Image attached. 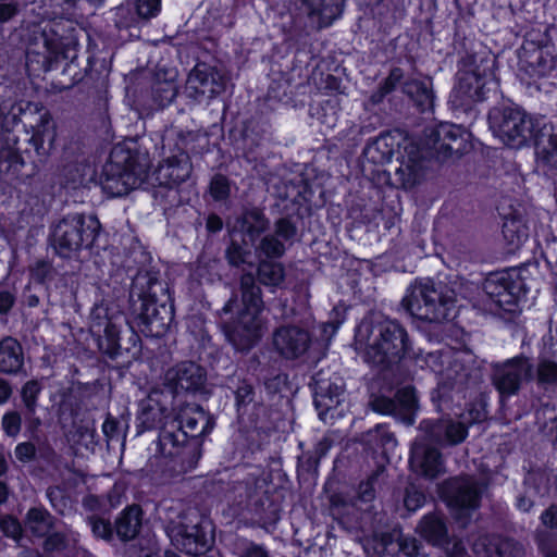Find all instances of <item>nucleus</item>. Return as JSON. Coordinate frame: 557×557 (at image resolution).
Here are the masks:
<instances>
[{
  "label": "nucleus",
  "mask_w": 557,
  "mask_h": 557,
  "mask_svg": "<svg viewBox=\"0 0 557 557\" xmlns=\"http://www.w3.org/2000/svg\"><path fill=\"white\" fill-rule=\"evenodd\" d=\"M410 469L426 479H436L443 471V457L437 447L414 442L409 455Z\"/></svg>",
  "instance_id": "21"
},
{
  "label": "nucleus",
  "mask_w": 557,
  "mask_h": 557,
  "mask_svg": "<svg viewBox=\"0 0 557 557\" xmlns=\"http://www.w3.org/2000/svg\"><path fill=\"white\" fill-rule=\"evenodd\" d=\"M206 381L203 369L194 362H183L169 369L164 383L174 393L180 391H197Z\"/></svg>",
  "instance_id": "25"
},
{
  "label": "nucleus",
  "mask_w": 557,
  "mask_h": 557,
  "mask_svg": "<svg viewBox=\"0 0 557 557\" xmlns=\"http://www.w3.org/2000/svg\"><path fill=\"white\" fill-rule=\"evenodd\" d=\"M119 423L111 417H108L102 424V432L108 441L113 440L117 434Z\"/></svg>",
  "instance_id": "62"
},
{
  "label": "nucleus",
  "mask_w": 557,
  "mask_h": 557,
  "mask_svg": "<svg viewBox=\"0 0 557 557\" xmlns=\"http://www.w3.org/2000/svg\"><path fill=\"white\" fill-rule=\"evenodd\" d=\"M483 290L494 306V314L513 322L521 313L520 302L527 297L529 286L521 269L509 268L490 273Z\"/></svg>",
  "instance_id": "8"
},
{
  "label": "nucleus",
  "mask_w": 557,
  "mask_h": 557,
  "mask_svg": "<svg viewBox=\"0 0 557 557\" xmlns=\"http://www.w3.org/2000/svg\"><path fill=\"white\" fill-rule=\"evenodd\" d=\"M456 293L447 284L429 281L408 288L401 300L405 311L413 319L428 323H443L455 317Z\"/></svg>",
  "instance_id": "6"
},
{
  "label": "nucleus",
  "mask_w": 557,
  "mask_h": 557,
  "mask_svg": "<svg viewBox=\"0 0 557 557\" xmlns=\"http://www.w3.org/2000/svg\"><path fill=\"white\" fill-rule=\"evenodd\" d=\"M445 550L447 557H465L467 556V549L463 542L459 539L451 540L448 535V542L442 547Z\"/></svg>",
  "instance_id": "58"
},
{
  "label": "nucleus",
  "mask_w": 557,
  "mask_h": 557,
  "mask_svg": "<svg viewBox=\"0 0 557 557\" xmlns=\"http://www.w3.org/2000/svg\"><path fill=\"white\" fill-rule=\"evenodd\" d=\"M23 366L22 347L12 337L0 342V371L3 373H15Z\"/></svg>",
  "instance_id": "35"
},
{
  "label": "nucleus",
  "mask_w": 557,
  "mask_h": 557,
  "mask_svg": "<svg viewBox=\"0 0 557 557\" xmlns=\"http://www.w3.org/2000/svg\"><path fill=\"white\" fill-rule=\"evenodd\" d=\"M354 344L368 363L382 370H391L412 349L405 326L391 319L377 322L363 319L355 327Z\"/></svg>",
  "instance_id": "2"
},
{
  "label": "nucleus",
  "mask_w": 557,
  "mask_h": 557,
  "mask_svg": "<svg viewBox=\"0 0 557 557\" xmlns=\"http://www.w3.org/2000/svg\"><path fill=\"white\" fill-rule=\"evenodd\" d=\"M178 421L177 430L186 432L190 436L202 435L211 432L213 422L211 418L198 406H185L176 417Z\"/></svg>",
  "instance_id": "30"
},
{
  "label": "nucleus",
  "mask_w": 557,
  "mask_h": 557,
  "mask_svg": "<svg viewBox=\"0 0 557 557\" xmlns=\"http://www.w3.org/2000/svg\"><path fill=\"white\" fill-rule=\"evenodd\" d=\"M89 524L96 537L107 541L112 537L113 531L109 521L92 516L89 518Z\"/></svg>",
  "instance_id": "52"
},
{
  "label": "nucleus",
  "mask_w": 557,
  "mask_h": 557,
  "mask_svg": "<svg viewBox=\"0 0 557 557\" xmlns=\"http://www.w3.org/2000/svg\"><path fill=\"white\" fill-rule=\"evenodd\" d=\"M487 123L494 137L512 149L531 146L539 126V121L518 104H500L491 108L487 113Z\"/></svg>",
  "instance_id": "9"
},
{
  "label": "nucleus",
  "mask_w": 557,
  "mask_h": 557,
  "mask_svg": "<svg viewBox=\"0 0 557 557\" xmlns=\"http://www.w3.org/2000/svg\"><path fill=\"white\" fill-rule=\"evenodd\" d=\"M470 386V369L455 360L442 373L437 386L431 392L433 406L441 412L453 410L455 395H463Z\"/></svg>",
  "instance_id": "17"
},
{
  "label": "nucleus",
  "mask_w": 557,
  "mask_h": 557,
  "mask_svg": "<svg viewBox=\"0 0 557 557\" xmlns=\"http://www.w3.org/2000/svg\"><path fill=\"white\" fill-rule=\"evenodd\" d=\"M117 314H110L109 308L103 304L96 305L90 314V330L94 334L100 335L104 326H107Z\"/></svg>",
  "instance_id": "44"
},
{
  "label": "nucleus",
  "mask_w": 557,
  "mask_h": 557,
  "mask_svg": "<svg viewBox=\"0 0 557 557\" xmlns=\"http://www.w3.org/2000/svg\"><path fill=\"white\" fill-rule=\"evenodd\" d=\"M307 311L305 304L290 307L287 298H283L281 293V322L287 318H296ZM312 343L311 333L301 326L281 323V358L295 360L304 356Z\"/></svg>",
  "instance_id": "16"
},
{
  "label": "nucleus",
  "mask_w": 557,
  "mask_h": 557,
  "mask_svg": "<svg viewBox=\"0 0 557 557\" xmlns=\"http://www.w3.org/2000/svg\"><path fill=\"white\" fill-rule=\"evenodd\" d=\"M342 87V78L333 75V74H327L324 78V89L327 91V92H337L339 91Z\"/></svg>",
  "instance_id": "63"
},
{
  "label": "nucleus",
  "mask_w": 557,
  "mask_h": 557,
  "mask_svg": "<svg viewBox=\"0 0 557 557\" xmlns=\"http://www.w3.org/2000/svg\"><path fill=\"white\" fill-rule=\"evenodd\" d=\"M349 309L350 307L343 301L335 305L329 312L327 321L322 325L323 333L330 336L335 335L342 324L346 321Z\"/></svg>",
  "instance_id": "40"
},
{
  "label": "nucleus",
  "mask_w": 557,
  "mask_h": 557,
  "mask_svg": "<svg viewBox=\"0 0 557 557\" xmlns=\"http://www.w3.org/2000/svg\"><path fill=\"white\" fill-rule=\"evenodd\" d=\"M35 446L28 442L20 443L15 447V456L22 462L29 461L35 456Z\"/></svg>",
  "instance_id": "59"
},
{
  "label": "nucleus",
  "mask_w": 557,
  "mask_h": 557,
  "mask_svg": "<svg viewBox=\"0 0 557 557\" xmlns=\"http://www.w3.org/2000/svg\"><path fill=\"white\" fill-rule=\"evenodd\" d=\"M122 317L117 314L113 321H111L101 331L103 333V339L99 341V348L107 355L113 357L117 354L120 348V326Z\"/></svg>",
  "instance_id": "39"
},
{
  "label": "nucleus",
  "mask_w": 557,
  "mask_h": 557,
  "mask_svg": "<svg viewBox=\"0 0 557 557\" xmlns=\"http://www.w3.org/2000/svg\"><path fill=\"white\" fill-rule=\"evenodd\" d=\"M448 420L445 419H423L420 422V429L425 433L430 441L438 446L443 445L444 429Z\"/></svg>",
  "instance_id": "43"
},
{
  "label": "nucleus",
  "mask_w": 557,
  "mask_h": 557,
  "mask_svg": "<svg viewBox=\"0 0 557 557\" xmlns=\"http://www.w3.org/2000/svg\"><path fill=\"white\" fill-rule=\"evenodd\" d=\"M156 451L170 459L171 470L175 473L194 469L201 456L200 445L187 442L186 432L183 430H163L156 443Z\"/></svg>",
  "instance_id": "15"
},
{
  "label": "nucleus",
  "mask_w": 557,
  "mask_h": 557,
  "mask_svg": "<svg viewBox=\"0 0 557 557\" xmlns=\"http://www.w3.org/2000/svg\"><path fill=\"white\" fill-rule=\"evenodd\" d=\"M157 285H159L157 282H151L149 290L140 296V307L137 313L141 332L152 337L162 336L173 318L170 307L165 304H158L157 293L152 290Z\"/></svg>",
  "instance_id": "19"
},
{
  "label": "nucleus",
  "mask_w": 557,
  "mask_h": 557,
  "mask_svg": "<svg viewBox=\"0 0 557 557\" xmlns=\"http://www.w3.org/2000/svg\"><path fill=\"white\" fill-rule=\"evenodd\" d=\"M267 226L263 216L258 212L246 213L240 221L239 231L252 242Z\"/></svg>",
  "instance_id": "41"
},
{
  "label": "nucleus",
  "mask_w": 557,
  "mask_h": 557,
  "mask_svg": "<svg viewBox=\"0 0 557 557\" xmlns=\"http://www.w3.org/2000/svg\"><path fill=\"white\" fill-rule=\"evenodd\" d=\"M470 137L462 125L451 122L428 126L418 138L398 131L384 132L366 144L362 158L374 165H385L395 157L399 163L395 181L399 188L411 190L425 180L431 161L454 162L470 152Z\"/></svg>",
  "instance_id": "1"
},
{
  "label": "nucleus",
  "mask_w": 557,
  "mask_h": 557,
  "mask_svg": "<svg viewBox=\"0 0 557 557\" xmlns=\"http://www.w3.org/2000/svg\"><path fill=\"white\" fill-rule=\"evenodd\" d=\"M55 138L57 128L52 116L48 112L41 113L33 126V135L29 143L38 156L46 157L53 149Z\"/></svg>",
  "instance_id": "29"
},
{
  "label": "nucleus",
  "mask_w": 557,
  "mask_h": 557,
  "mask_svg": "<svg viewBox=\"0 0 557 557\" xmlns=\"http://www.w3.org/2000/svg\"><path fill=\"white\" fill-rule=\"evenodd\" d=\"M290 5L310 18H317L321 27H326L342 15L345 0H289L288 11Z\"/></svg>",
  "instance_id": "24"
},
{
  "label": "nucleus",
  "mask_w": 557,
  "mask_h": 557,
  "mask_svg": "<svg viewBox=\"0 0 557 557\" xmlns=\"http://www.w3.org/2000/svg\"><path fill=\"white\" fill-rule=\"evenodd\" d=\"M69 42L64 44L57 35H49L45 28L29 45L26 52V67L29 74L39 75L51 69L60 55L69 58Z\"/></svg>",
  "instance_id": "18"
},
{
  "label": "nucleus",
  "mask_w": 557,
  "mask_h": 557,
  "mask_svg": "<svg viewBox=\"0 0 557 557\" xmlns=\"http://www.w3.org/2000/svg\"><path fill=\"white\" fill-rule=\"evenodd\" d=\"M190 171L191 165L187 156H174L159 165L157 181L160 185L180 184L188 178Z\"/></svg>",
  "instance_id": "32"
},
{
  "label": "nucleus",
  "mask_w": 557,
  "mask_h": 557,
  "mask_svg": "<svg viewBox=\"0 0 557 557\" xmlns=\"http://www.w3.org/2000/svg\"><path fill=\"white\" fill-rule=\"evenodd\" d=\"M149 157L146 152L116 145L103 168L102 189L109 196L121 197L138 188L148 177Z\"/></svg>",
  "instance_id": "5"
},
{
  "label": "nucleus",
  "mask_w": 557,
  "mask_h": 557,
  "mask_svg": "<svg viewBox=\"0 0 557 557\" xmlns=\"http://www.w3.org/2000/svg\"><path fill=\"white\" fill-rule=\"evenodd\" d=\"M369 407L381 416H389L406 425L416 422L419 410V396L412 384L398 387L393 396L383 393H372L369 397Z\"/></svg>",
  "instance_id": "14"
},
{
  "label": "nucleus",
  "mask_w": 557,
  "mask_h": 557,
  "mask_svg": "<svg viewBox=\"0 0 557 557\" xmlns=\"http://www.w3.org/2000/svg\"><path fill=\"white\" fill-rule=\"evenodd\" d=\"M13 304L14 296L10 292H0V313H7Z\"/></svg>",
  "instance_id": "64"
},
{
  "label": "nucleus",
  "mask_w": 557,
  "mask_h": 557,
  "mask_svg": "<svg viewBox=\"0 0 557 557\" xmlns=\"http://www.w3.org/2000/svg\"><path fill=\"white\" fill-rule=\"evenodd\" d=\"M497 70V60L491 51L466 53L458 61V92L473 102L487 100L499 89Z\"/></svg>",
  "instance_id": "7"
},
{
  "label": "nucleus",
  "mask_w": 557,
  "mask_h": 557,
  "mask_svg": "<svg viewBox=\"0 0 557 557\" xmlns=\"http://www.w3.org/2000/svg\"><path fill=\"white\" fill-rule=\"evenodd\" d=\"M417 532L420 537L434 547H444L448 542V527L444 515L433 510L422 516Z\"/></svg>",
  "instance_id": "28"
},
{
  "label": "nucleus",
  "mask_w": 557,
  "mask_h": 557,
  "mask_svg": "<svg viewBox=\"0 0 557 557\" xmlns=\"http://www.w3.org/2000/svg\"><path fill=\"white\" fill-rule=\"evenodd\" d=\"M26 528L37 536L47 535L52 529V517L42 508H32L26 516Z\"/></svg>",
  "instance_id": "38"
},
{
  "label": "nucleus",
  "mask_w": 557,
  "mask_h": 557,
  "mask_svg": "<svg viewBox=\"0 0 557 557\" xmlns=\"http://www.w3.org/2000/svg\"><path fill=\"white\" fill-rule=\"evenodd\" d=\"M373 18L379 30L391 35L395 26L399 25L407 15V8L412 0H373Z\"/></svg>",
  "instance_id": "26"
},
{
  "label": "nucleus",
  "mask_w": 557,
  "mask_h": 557,
  "mask_svg": "<svg viewBox=\"0 0 557 557\" xmlns=\"http://www.w3.org/2000/svg\"><path fill=\"white\" fill-rule=\"evenodd\" d=\"M404 78V71L398 66L391 69L388 75L382 79L379 85L385 90V92L392 94Z\"/></svg>",
  "instance_id": "54"
},
{
  "label": "nucleus",
  "mask_w": 557,
  "mask_h": 557,
  "mask_svg": "<svg viewBox=\"0 0 557 557\" xmlns=\"http://www.w3.org/2000/svg\"><path fill=\"white\" fill-rule=\"evenodd\" d=\"M40 389V385L36 381H28L22 388L23 403L29 412H34L36 409V401Z\"/></svg>",
  "instance_id": "50"
},
{
  "label": "nucleus",
  "mask_w": 557,
  "mask_h": 557,
  "mask_svg": "<svg viewBox=\"0 0 557 557\" xmlns=\"http://www.w3.org/2000/svg\"><path fill=\"white\" fill-rule=\"evenodd\" d=\"M426 503L425 492L414 484H410L405 490L404 506L410 512L421 509Z\"/></svg>",
  "instance_id": "45"
},
{
  "label": "nucleus",
  "mask_w": 557,
  "mask_h": 557,
  "mask_svg": "<svg viewBox=\"0 0 557 557\" xmlns=\"http://www.w3.org/2000/svg\"><path fill=\"white\" fill-rule=\"evenodd\" d=\"M379 473L372 472L366 480L358 484L357 494L358 498L363 503H371L375 498V485L377 482Z\"/></svg>",
  "instance_id": "48"
},
{
  "label": "nucleus",
  "mask_w": 557,
  "mask_h": 557,
  "mask_svg": "<svg viewBox=\"0 0 557 557\" xmlns=\"http://www.w3.org/2000/svg\"><path fill=\"white\" fill-rule=\"evenodd\" d=\"M210 193L215 200H223L230 194L227 178L222 175H215L210 184Z\"/></svg>",
  "instance_id": "53"
},
{
  "label": "nucleus",
  "mask_w": 557,
  "mask_h": 557,
  "mask_svg": "<svg viewBox=\"0 0 557 557\" xmlns=\"http://www.w3.org/2000/svg\"><path fill=\"white\" fill-rule=\"evenodd\" d=\"M542 523L550 529H557V505H552L541 515Z\"/></svg>",
  "instance_id": "61"
},
{
  "label": "nucleus",
  "mask_w": 557,
  "mask_h": 557,
  "mask_svg": "<svg viewBox=\"0 0 557 557\" xmlns=\"http://www.w3.org/2000/svg\"><path fill=\"white\" fill-rule=\"evenodd\" d=\"M522 70L529 79L528 84L541 88L542 79L557 77V57L543 48H539L528 57Z\"/></svg>",
  "instance_id": "27"
},
{
  "label": "nucleus",
  "mask_w": 557,
  "mask_h": 557,
  "mask_svg": "<svg viewBox=\"0 0 557 557\" xmlns=\"http://www.w3.org/2000/svg\"><path fill=\"white\" fill-rule=\"evenodd\" d=\"M529 225L524 216L513 212L504 218L502 233L508 245L519 248L529 238Z\"/></svg>",
  "instance_id": "33"
},
{
  "label": "nucleus",
  "mask_w": 557,
  "mask_h": 557,
  "mask_svg": "<svg viewBox=\"0 0 557 557\" xmlns=\"http://www.w3.org/2000/svg\"><path fill=\"white\" fill-rule=\"evenodd\" d=\"M141 525L139 507L131 506L124 509L115 520V532L122 541L134 539Z\"/></svg>",
  "instance_id": "36"
},
{
  "label": "nucleus",
  "mask_w": 557,
  "mask_h": 557,
  "mask_svg": "<svg viewBox=\"0 0 557 557\" xmlns=\"http://www.w3.org/2000/svg\"><path fill=\"white\" fill-rule=\"evenodd\" d=\"M143 18L154 17L160 11V0H128Z\"/></svg>",
  "instance_id": "49"
},
{
  "label": "nucleus",
  "mask_w": 557,
  "mask_h": 557,
  "mask_svg": "<svg viewBox=\"0 0 557 557\" xmlns=\"http://www.w3.org/2000/svg\"><path fill=\"white\" fill-rule=\"evenodd\" d=\"M467 412L471 424L484 422L487 418L486 403L482 398L470 401Z\"/></svg>",
  "instance_id": "51"
},
{
  "label": "nucleus",
  "mask_w": 557,
  "mask_h": 557,
  "mask_svg": "<svg viewBox=\"0 0 557 557\" xmlns=\"http://www.w3.org/2000/svg\"><path fill=\"white\" fill-rule=\"evenodd\" d=\"M225 84V76L218 69L197 64L188 75L186 92L197 101L212 99L224 91Z\"/></svg>",
  "instance_id": "20"
},
{
  "label": "nucleus",
  "mask_w": 557,
  "mask_h": 557,
  "mask_svg": "<svg viewBox=\"0 0 557 557\" xmlns=\"http://www.w3.org/2000/svg\"><path fill=\"white\" fill-rule=\"evenodd\" d=\"M468 428L461 422L448 420L444 429L442 447L455 446L462 443L468 436Z\"/></svg>",
  "instance_id": "42"
},
{
  "label": "nucleus",
  "mask_w": 557,
  "mask_h": 557,
  "mask_svg": "<svg viewBox=\"0 0 557 557\" xmlns=\"http://www.w3.org/2000/svg\"><path fill=\"white\" fill-rule=\"evenodd\" d=\"M98 222L95 218L72 214L62 219L54 227L52 244L61 257L71 258L89 247L96 237Z\"/></svg>",
  "instance_id": "12"
},
{
  "label": "nucleus",
  "mask_w": 557,
  "mask_h": 557,
  "mask_svg": "<svg viewBox=\"0 0 557 557\" xmlns=\"http://www.w3.org/2000/svg\"><path fill=\"white\" fill-rule=\"evenodd\" d=\"M240 300L230 299L223 310L236 312L237 317L224 327L225 336L238 351L249 350L261 336V299L259 287L251 274L240 278Z\"/></svg>",
  "instance_id": "4"
},
{
  "label": "nucleus",
  "mask_w": 557,
  "mask_h": 557,
  "mask_svg": "<svg viewBox=\"0 0 557 557\" xmlns=\"http://www.w3.org/2000/svg\"><path fill=\"white\" fill-rule=\"evenodd\" d=\"M534 379L539 388L554 392L557 388V361L540 359L534 369Z\"/></svg>",
  "instance_id": "37"
},
{
  "label": "nucleus",
  "mask_w": 557,
  "mask_h": 557,
  "mask_svg": "<svg viewBox=\"0 0 557 557\" xmlns=\"http://www.w3.org/2000/svg\"><path fill=\"white\" fill-rule=\"evenodd\" d=\"M403 90L413 101L419 112L425 113L433 110L435 95L424 82L419 79L407 81Z\"/></svg>",
  "instance_id": "34"
},
{
  "label": "nucleus",
  "mask_w": 557,
  "mask_h": 557,
  "mask_svg": "<svg viewBox=\"0 0 557 557\" xmlns=\"http://www.w3.org/2000/svg\"><path fill=\"white\" fill-rule=\"evenodd\" d=\"M226 258L232 265L238 267L247 261V250L233 240L226 250Z\"/></svg>",
  "instance_id": "56"
},
{
  "label": "nucleus",
  "mask_w": 557,
  "mask_h": 557,
  "mask_svg": "<svg viewBox=\"0 0 557 557\" xmlns=\"http://www.w3.org/2000/svg\"><path fill=\"white\" fill-rule=\"evenodd\" d=\"M208 525L198 521L197 515L184 513L177 521H172L166 527L171 543L188 556L200 557L210 547V539L206 531ZM138 557H177L174 553L165 552L160 556L154 545L140 549Z\"/></svg>",
  "instance_id": "11"
},
{
  "label": "nucleus",
  "mask_w": 557,
  "mask_h": 557,
  "mask_svg": "<svg viewBox=\"0 0 557 557\" xmlns=\"http://www.w3.org/2000/svg\"><path fill=\"white\" fill-rule=\"evenodd\" d=\"M22 111L21 106L13 104L10 108L7 104L0 106V129L10 132L18 122V114Z\"/></svg>",
  "instance_id": "47"
},
{
  "label": "nucleus",
  "mask_w": 557,
  "mask_h": 557,
  "mask_svg": "<svg viewBox=\"0 0 557 557\" xmlns=\"http://www.w3.org/2000/svg\"><path fill=\"white\" fill-rule=\"evenodd\" d=\"M2 429L7 435L15 437L21 431V416L15 412H7L2 418Z\"/></svg>",
  "instance_id": "55"
},
{
  "label": "nucleus",
  "mask_w": 557,
  "mask_h": 557,
  "mask_svg": "<svg viewBox=\"0 0 557 557\" xmlns=\"http://www.w3.org/2000/svg\"><path fill=\"white\" fill-rule=\"evenodd\" d=\"M536 161L542 168L548 171L557 170V122H549L537 126L534 140Z\"/></svg>",
  "instance_id": "23"
},
{
  "label": "nucleus",
  "mask_w": 557,
  "mask_h": 557,
  "mask_svg": "<svg viewBox=\"0 0 557 557\" xmlns=\"http://www.w3.org/2000/svg\"><path fill=\"white\" fill-rule=\"evenodd\" d=\"M325 195L322 180L308 172L297 174L287 182L281 178V202L289 201L281 209V239L295 240L298 230L305 227L313 210L325 206Z\"/></svg>",
  "instance_id": "3"
},
{
  "label": "nucleus",
  "mask_w": 557,
  "mask_h": 557,
  "mask_svg": "<svg viewBox=\"0 0 557 557\" xmlns=\"http://www.w3.org/2000/svg\"><path fill=\"white\" fill-rule=\"evenodd\" d=\"M17 11V3L0 1V23H5L11 20Z\"/></svg>",
  "instance_id": "60"
},
{
  "label": "nucleus",
  "mask_w": 557,
  "mask_h": 557,
  "mask_svg": "<svg viewBox=\"0 0 557 557\" xmlns=\"http://www.w3.org/2000/svg\"><path fill=\"white\" fill-rule=\"evenodd\" d=\"M329 448V445L324 442H319L315 447V454L302 453L298 456L297 468L304 469L307 472L315 470L319 463V457L323 455Z\"/></svg>",
  "instance_id": "46"
},
{
  "label": "nucleus",
  "mask_w": 557,
  "mask_h": 557,
  "mask_svg": "<svg viewBox=\"0 0 557 557\" xmlns=\"http://www.w3.org/2000/svg\"><path fill=\"white\" fill-rule=\"evenodd\" d=\"M532 380H534V366L524 354L492 366L491 381L502 405L519 393L523 382Z\"/></svg>",
  "instance_id": "13"
},
{
  "label": "nucleus",
  "mask_w": 557,
  "mask_h": 557,
  "mask_svg": "<svg viewBox=\"0 0 557 557\" xmlns=\"http://www.w3.org/2000/svg\"><path fill=\"white\" fill-rule=\"evenodd\" d=\"M437 494L451 518L467 525L473 513L481 507L483 488L473 476L459 474L441 482Z\"/></svg>",
  "instance_id": "10"
},
{
  "label": "nucleus",
  "mask_w": 557,
  "mask_h": 557,
  "mask_svg": "<svg viewBox=\"0 0 557 557\" xmlns=\"http://www.w3.org/2000/svg\"><path fill=\"white\" fill-rule=\"evenodd\" d=\"M260 251L259 280L264 285L275 286L278 281V265L276 263L278 240L274 237H265L262 240Z\"/></svg>",
  "instance_id": "31"
},
{
  "label": "nucleus",
  "mask_w": 557,
  "mask_h": 557,
  "mask_svg": "<svg viewBox=\"0 0 557 557\" xmlns=\"http://www.w3.org/2000/svg\"><path fill=\"white\" fill-rule=\"evenodd\" d=\"M322 379L320 374L312 376L310 384L312 391L313 405L319 412L320 418L326 416L331 410L336 409L344 400L345 386L343 383Z\"/></svg>",
  "instance_id": "22"
},
{
  "label": "nucleus",
  "mask_w": 557,
  "mask_h": 557,
  "mask_svg": "<svg viewBox=\"0 0 557 557\" xmlns=\"http://www.w3.org/2000/svg\"><path fill=\"white\" fill-rule=\"evenodd\" d=\"M0 530H2L7 536H10L14 540L20 539L22 534V528L18 521L11 517L0 519Z\"/></svg>",
  "instance_id": "57"
}]
</instances>
